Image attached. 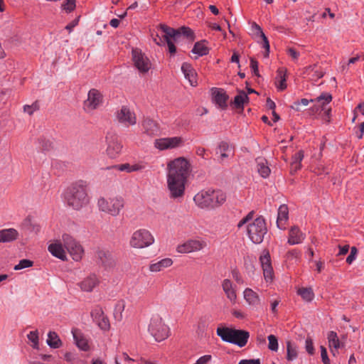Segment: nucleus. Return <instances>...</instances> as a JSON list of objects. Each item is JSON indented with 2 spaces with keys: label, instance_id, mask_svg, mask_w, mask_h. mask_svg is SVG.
Here are the masks:
<instances>
[{
  "label": "nucleus",
  "instance_id": "obj_10",
  "mask_svg": "<svg viewBox=\"0 0 364 364\" xmlns=\"http://www.w3.org/2000/svg\"><path fill=\"white\" fill-rule=\"evenodd\" d=\"M166 183L171 198L180 200L183 197L187 180L166 177Z\"/></svg>",
  "mask_w": 364,
  "mask_h": 364
},
{
  "label": "nucleus",
  "instance_id": "obj_7",
  "mask_svg": "<svg viewBox=\"0 0 364 364\" xmlns=\"http://www.w3.org/2000/svg\"><path fill=\"white\" fill-rule=\"evenodd\" d=\"M148 330L156 341L165 340L168 336L169 328L163 321L162 318L158 315H153L151 318Z\"/></svg>",
  "mask_w": 364,
  "mask_h": 364
},
{
  "label": "nucleus",
  "instance_id": "obj_27",
  "mask_svg": "<svg viewBox=\"0 0 364 364\" xmlns=\"http://www.w3.org/2000/svg\"><path fill=\"white\" fill-rule=\"evenodd\" d=\"M181 70L191 86H196L197 82V73L192 66L186 63H183L181 66Z\"/></svg>",
  "mask_w": 364,
  "mask_h": 364
},
{
  "label": "nucleus",
  "instance_id": "obj_15",
  "mask_svg": "<svg viewBox=\"0 0 364 364\" xmlns=\"http://www.w3.org/2000/svg\"><path fill=\"white\" fill-rule=\"evenodd\" d=\"M159 27L163 33H166L168 36H172L175 41H178L182 35L191 39L193 38V33L188 27L183 26L178 29H174L164 24H160Z\"/></svg>",
  "mask_w": 364,
  "mask_h": 364
},
{
  "label": "nucleus",
  "instance_id": "obj_57",
  "mask_svg": "<svg viewBox=\"0 0 364 364\" xmlns=\"http://www.w3.org/2000/svg\"><path fill=\"white\" fill-rule=\"evenodd\" d=\"M232 277L238 284H242L243 283L242 277L241 276V274L237 271H233L232 272Z\"/></svg>",
  "mask_w": 364,
  "mask_h": 364
},
{
  "label": "nucleus",
  "instance_id": "obj_26",
  "mask_svg": "<svg viewBox=\"0 0 364 364\" xmlns=\"http://www.w3.org/2000/svg\"><path fill=\"white\" fill-rule=\"evenodd\" d=\"M141 127L143 132L149 136H156L159 133V126L157 122L150 118H145Z\"/></svg>",
  "mask_w": 364,
  "mask_h": 364
},
{
  "label": "nucleus",
  "instance_id": "obj_36",
  "mask_svg": "<svg viewBox=\"0 0 364 364\" xmlns=\"http://www.w3.org/2000/svg\"><path fill=\"white\" fill-rule=\"evenodd\" d=\"M47 343L51 348H58L62 342L55 332L50 331L48 334Z\"/></svg>",
  "mask_w": 364,
  "mask_h": 364
},
{
  "label": "nucleus",
  "instance_id": "obj_49",
  "mask_svg": "<svg viewBox=\"0 0 364 364\" xmlns=\"http://www.w3.org/2000/svg\"><path fill=\"white\" fill-rule=\"evenodd\" d=\"M33 262L28 259H21L18 264L14 267L15 270L22 269L26 267H31Z\"/></svg>",
  "mask_w": 364,
  "mask_h": 364
},
{
  "label": "nucleus",
  "instance_id": "obj_54",
  "mask_svg": "<svg viewBox=\"0 0 364 364\" xmlns=\"http://www.w3.org/2000/svg\"><path fill=\"white\" fill-rule=\"evenodd\" d=\"M38 109V106L36 103H33L31 105H25L23 107V110L25 112H27L29 115L33 114V113Z\"/></svg>",
  "mask_w": 364,
  "mask_h": 364
},
{
  "label": "nucleus",
  "instance_id": "obj_44",
  "mask_svg": "<svg viewBox=\"0 0 364 364\" xmlns=\"http://www.w3.org/2000/svg\"><path fill=\"white\" fill-rule=\"evenodd\" d=\"M316 65H309L304 69L303 74L309 75L311 72H314V76H315L317 79L321 78L323 76V73L322 71H318L317 70H315Z\"/></svg>",
  "mask_w": 364,
  "mask_h": 364
},
{
  "label": "nucleus",
  "instance_id": "obj_50",
  "mask_svg": "<svg viewBox=\"0 0 364 364\" xmlns=\"http://www.w3.org/2000/svg\"><path fill=\"white\" fill-rule=\"evenodd\" d=\"M309 100L306 98L301 99L300 101H296L291 106V108L295 109L296 111H301V106L306 107L309 105Z\"/></svg>",
  "mask_w": 364,
  "mask_h": 364
},
{
  "label": "nucleus",
  "instance_id": "obj_55",
  "mask_svg": "<svg viewBox=\"0 0 364 364\" xmlns=\"http://www.w3.org/2000/svg\"><path fill=\"white\" fill-rule=\"evenodd\" d=\"M250 68L254 75L259 77L258 62L254 58L250 59Z\"/></svg>",
  "mask_w": 364,
  "mask_h": 364
},
{
  "label": "nucleus",
  "instance_id": "obj_2",
  "mask_svg": "<svg viewBox=\"0 0 364 364\" xmlns=\"http://www.w3.org/2000/svg\"><path fill=\"white\" fill-rule=\"evenodd\" d=\"M86 181L80 180L68 186L64 193L67 205L77 210L86 206L90 201Z\"/></svg>",
  "mask_w": 364,
  "mask_h": 364
},
{
  "label": "nucleus",
  "instance_id": "obj_53",
  "mask_svg": "<svg viewBox=\"0 0 364 364\" xmlns=\"http://www.w3.org/2000/svg\"><path fill=\"white\" fill-rule=\"evenodd\" d=\"M357 253V248L355 247H352L350 249V253L346 258V262L350 264L355 259Z\"/></svg>",
  "mask_w": 364,
  "mask_h": 364
},
{
  "label": "nucleus",
  "instance_id": "obj_5",
  "mask_svg": "<svg viewBox=\"0 0 364 364\" xmlns=\"http://www.w3.org/2000/svg\"><path fill=\"white\" fill-rule=\"evenodd\" d=\"M216 332L223 341L235 344L239 347L245 346L250 337L249 332L246 331L228 327H219Z\"/></svg>",
  "mask_w": 364,
  "mask_h": 364
},
{
  "label": "nucleus",
  "instance_id": "obj_21",
  "mask_svg": "<svg viewBox=\"0 0 364 364\" xmlns=\"http://www.w3.org/2000/svg\"><path fill=\"white\" fill-rule=\"evenodd\" d=\"M211 94L213 102L220 109H225L227 108L228 96L223 89L213 87L211 89Z\"/></svg>",
  "mask_w": 364,
  "mask_h": 364
},
{
  "label": "nucleus",
  "instance_id": "obj_61",
  "mask_svg": "<svg viewBox=\"0 0 364 364\" xmlns=\"http://www.w3.org/2000/svg\"><path fill=\"white\" fill-rule=\"evenodd\" d=\"M288 54L294 60L297 59L299 56V53L294 48L288 49Z\"/></svg>",
  "mask_w": 364,
  "mask_h": 364
},
{
  "label": "nucleus",
  "instance_id": "obj_30",
  "mask_svg": "<svg viewBox=\"0 0 364 364\" xmlns=\"http://www.w3.org/2000/svg\"><path fill=\"white\" fill-rule=\"evenodd\" d=\"M244 298L246 301L254 308L257 309L260 305V299L258 294L252 289L247 288L244 291Z\"/></svg>",
  "mask_w": 364,
  "mask_h": 364
},
{
  "label": "nucleus",
  "instance_id": "obj_41",
  "mask_svg": "<svg viewBox=\"0 0 364 364\" xmlns=\"http://www.w3.org/2000/svg\"><path fill=\"white\" fill-rule=\"evenodd\" d=\"M298 294L306 301H311L314 297V294L311 288H300L297 291Z\"/></svg>",
  "mask_w": 364,
  "mask_h": 364
},
{
  "label": "nucleus",
  "instance_id": "obj_63",
  "mask_svg": "<svg viewBox=\"0 0 364 364\" xmlns=\"http://www.w3.org/2000/svg\"><path fill=\"white\" fill-rule=\"evenodd\" d=\"M196 154L203 158H205L206 153L204 148L198 147L196 150Z\"/></svg>",
  "mask_w": 364,
  "mask_h": 364
},
{
  "label": "nucleus",
  "instance_id": "obj_32",
  "mask_svg": "<svg viewBox=\"0 0 364 364\" xmlns=\"http://www.w3.org/2000/svg\"><path fill=\"white\" fill-rule=\"evenodd\" d=\"M328 341L329 347L331 348H333V349L331 350L333 355H336L338 348L343 346V344L338 339L337 333L335 331H330L328 333Z\"/></svg>",
  "mask_w": 364,
  "mask_h": 364
},
{
  "label": "nucleus",
  "instance_id": "obj_23",
  "mask_svg": "<svg viewBox=\"0 0 364 364\" xmlns=\"http://www.w3.org/2000/svg\"><path fill=\"white\" fill-rule=\"evenodd\" d=\"M221 287L227 299L235 304L237 300V293L233 282L229 279H225L221 282Z\"/></svg>",
  "mask_w": 364,
  "mask_h": 364
},
{
  "label": "nucleus",
  "instance_id": "obj_33",
  "mask_svg": "<svg viewBox=\"0 0 364 364\" xmlns=\"http://www.w3.org/2000/svg\"><path fill=\"white\" fill-rule=\"evenodd\" d=\"M173 261L171 258H165L159 262L152 263L149 266V270L153 272L162 271L164 269L171 267Z\"/></svg>",
  "mask_w": 364,
  "mask_h": 364
},
{
  "label": "nucleus",
  "instance_id": "obj_6",
  "mask_svg": "<svg viewBox=\"0 0 364 364\" xmlns=\"http://www.w3.org/2000/svg\"><path fill=\"white\" fill-rule=\"evenodd\" d=\"M190 173V164L183 157L171 161L167 164L166 177L188 180Z\"/></svg>",
  "mask_w": 364,
  "mask_h": 364
},
{
  "label": "nucleus",
  "instance_id": "obj_58",
  "mask_svg": "<svg viewBox=\"0 0 364 364\" xmlns=\"http://www.w3.org/2000/svg\"><path fill=\"white\" fill-rule=\"evenodd\" d=\"M238 364H260L259 359L241 360Z\"/></svg>",
  "mask_w": 364,
  "mask_h": 364
},
{
  "label": "nucleus",
  "instance_id": "obj_43",
  "mask_svg": "<svg viewBox=\"0 0 364 364\" xmlns=\"http://www.w3.org/2000/svg\"><path fill=\"white\" fill-rule=\"evenodd\" d=\"M254 27L257 30L258 34L262 38V47L265 50H269V41H268L267 38L266 37V36L264 35V33H263V31H262L261 28L257 23H254Z\"/></svg>",
  "mask_w": 364,
  "mask_h": 364
},
{
  "label": "nucleus",
  "instance_id": "obj_29",
  "mask_svg": "<svg viewBox=\"0 0 364 364\" xmlns=\"http://www.w3.org/2000/svg\"><path fill=\"white\" fill-rule=\"evenodd\" d=\"M289 218V210L287 205H282L278 209L277 225L279 229L284 230Z\"/></svg>",
  "mask_w": 364,
  "mask_h": 364
},
{
  "label": "nucleus",
  "instance_id": "obj_20",
  "mask_svg": "<svg viewBox=\"0 0 364 364\" xmlns=\"http://www.w3.org/2000/svg\"><path fill=\"white\" fill-rule=\"evenodd\" d=\"M72 334L75 343L77 348L83 351L90 350V339L87 336L85 335L81 330L78 328H73Z\"/></svg>",
  "mask_w": 364,
  "mask_h": 364
},
{
  "label": "nucleus",
  "instance_id": "obj_14",
  "mask_svg": "<svg viewBox=\"0 0 364 364\" xmlns=\"http://www.w3.org/2000/svg\"><path fill=\"white\" fill-rule=\"evenodd\" d=\"M206 246V242L203 240H188L183 244L178 245L176 251L181 254H187L200 251Z\"/></svg>",
  "mask_w": 364,
  "mask_h": 364
},
{
  "label": "nucleus",
  "instance_id": "obj_45",
  "mask_svg": "<svg viewBox=\"0 0 364 364\" xmlns=\"http://www.w3.org/2000/svg\"><path fill=\"white\" fill-rule=\"evenodd\" d=\"M125 308V302L122 300L119 301L114 308V316L118 318V319L122 318V314L124 311Z\"/></svg>",
  "mask_w": 364,
  "mask_h": 364
},
{
  "label": "nucleus",
  "instance_id": "obj_25",
  "mask_svg": "<svg viewBox=\"0 0 364 364\" xmlns=\"http://www.w3.org/2000/svg\"><path fill=\"white\" fill-rule=\"evenodd\" d=\"M99 279L95 274H90L78 284L82 291L91 292L98 284Z\"/></svg>",
  "mask_w": 364,
  "mask_h": 364
},
{
  "label": "nucleus",
  "instance_id": "obj_42",
  "mask_svg": "<svg viewBox=\"0 0 364 364\" xmlns=\"http://www.w3.org/2000/svg\"><path fill=\"white\" fill-rule=\"evenodd\" d=\"M332 100L331 95L328 93H323L319 97H316L315 100H311V102H316L319 104V106L321 107L322 109H324V105L326 104L329 103Z\"/></svg>",
  "mask_w": 364,
  "mask_h": 364
},
{
  "label": "nucleus",
  "instance_id": "obj_4",
  "mask_svg": "<svg viewBox=\"0 0 364 364\" xmlns=\"http://www.w3.org/2000/svg\"><path fill=\"white\" fill-rule=\"evenodd\" d=\"M226 199L225 194L220 190H203L193 198L196 204L200 208L214 209L221 205Z\"/></svg>",
  "mask_w": 364,
  "mask_h": 364
},
{
  "label": "nucleus",
  "instance_id": "obj_51",
  "mask_svg": "<svg viewBox=\"0 0 364 364\" xmlns=\"http://www.w3.org/2000/svg\"><path fill=\"white\" fill-rule=\"evenodd\" d=\"M63 8L67 12L73 11L75 8V0H66V2L63 4Z\"/></svg>",
  "mask_w": 364,
  "mask_h": 364
},
{
  "label": "nucleus",
  "instance_id": "obj_34",
  "mask_svg": "<svg viewBox=\"0 0 364 364\" xmlns=\"http://www.w3.org/2000/svg\"><path fill=\"white\" fill-rule=\"evenodd\" d=\"M258 173L263 178H267L270 173V168L267 166V160L264 158L259 157L256 159Z\"/></svg>",
  "mask_w": 364,
  "mask_h": 364
},
{
  "label": "nucleus",
  "instance_id": "obj_18",
  "mask_svg": "<svg viewBox=\"0 0 364 364\" xmlns=\"http://www.w3.org/2000/svg\"><path fill=\"white\" fill-rule=\"evenodd\" d=\"M102 103V95L96 89H91L87 95V99L84 102V107L87 111L97 109Z\"/></svg>",
  "mask_w": 364,
  "mask_h": 364
},
{
  "label": "nucleus",
  "instance_id": "obj_17",
  "mask_svg": "<svg viewBox=\"0 0 364 364\" xmlns=\"http://www.w3.org/2000/svg\"><path fill=\"white\" fill-rule=\"evenodd\" d=\"M116 117L117 121L125 127L134 125L136 123L135 114L124 106L117 112Z\"/></svg>",
  "mask_w": 364,
  "mask_h": 364
},
{
  "label": "nucleus",
  "instance_id": "obj_39",
  "mask_svg": "<svg viewBox=\"0 0 364 364\" xmlns=\"http://www.w3.org/2000/svg\"><path fill=\"white\" fill-rule=\"evenodd\" d=\"M287 358L288 360H293L296 358L298 355L297 346L291 341L287 343Z\"/></svg>",
  "mask_w": 364,
  "mask_h": 364
},
{
  "label": "nucleus",
  "instance_id": "obj_12",
  "mask_svg": "<svg viewBox=\"0 0 364 364\" xmlns=\"http://www.w3.org/2000/svg\"><path fill=\"white\" fill-rule=\"evenodd\" d=\"M132 59L135 68L140 73H146L151 68L150 60L139 49L132 50Z\"/></svg>",
  "mask_w": 364,
  "mask_h": 364
},
{
  "label": "nucleus",
  "instance_id": "obj_1",
  "mask_svg": "<svg viewBox=\"0 0 364 364\" xmlns=\"http://www.w3.org/2000/svg\"><path fill=\"white\" fill-rule=\"evenodd\" d=\"M48 251L55 257L65 261L67 260V252L73 259L80 261L83 256L84 250L80 243L72 235L64 233L62 241L56 240L48 246Z\"/></svg>",
  "mask_w": 364,
  "mask_h": 364
},
{
  "label": "nucleus",
  "instance_id": "obj_28",
  "mask_svg": "<svg viewBox=\"0 0 364 364\" xmlns=\"http://www.w3.org/2000/svg\"><path fill=\"white\" fill-rule=\"evenodd\" d=\"M120 171H125L127 173L141 171L146 168V164L144 162L135 163L133 164H123L113 166Z\"/></svg>",
  "mask_w": 364,
  "mask_h": 364
},
{
  "label": "nucleus",
  "instance_id": "obj_46",
  "mask_svg": "<svg viewBox=\"0 0 364 364\" xmlns=\"http://www.w3.org/2000/svg\"><path fill=\"white\" fill-rule=\"evenodd\" d=\"M163 38L168 45L169 52L172 54L175 53L176 49L174 46V42L176 41L173 40V37L168 36L166 33H164Z\"/></svg>",
  "mask_w": 364,
  "mask_h": 364
},
{
  "label": "nucleus",
  "instance_id": "obj_40",
  "mask_svg": "<svg viewBox=\"0 0 364 364\" xmlns=\"http://www.w3.org/2000/svg\"><path fill=\"white\" fill-rule=\"evenodd\" d=\"M276 85L279 90H284L287 88L285 72L282 69L277 70Z\"/></svg>",
  "mask_w": 364,
  "mask_h": 364
},
{
  "label": "nucleus",
  "instance_id": "obj_19",
  "mask_svg": "<svg viewBox=\"0 0 364 364\" xmlns=\"http://www.w3.org/2000/svg\"><path fill=\"white\" fill-rule=\"evenodd\" d=\"M96 261L105 268L112 267L115 264L113 255L108 250L98 249L95 252Z\"/></svg>",
  "mask_w": 364,
  "mask_h": 364
},
{
  "label": "nucleus",
  "instance_id": "obj_59",
  "mask_svg": "<svg viewBox=\"0 0 364 364\" xmlns=\"http://www.w3.org/2000/svg\"><path fill=\"white\" fill-rule=\"evenodd\" d=\"M219 149L220 152H229L230 151V147L226 142H221Z\"/></svg>",
  "mask_w": 364,
  "mask_h": 364
},
{
  "label": "nucleus",
  "instance_id": "obj_56",
  "mask_svg": "<svg viewBox=\"0 0 364 364\" xmlns=\"http://www.w3.org/2000/svg\"><path fill=\"white\" fill-rule=\"evenodd\" d=\"M321 356L323 364H330V360L327 355L326 348L323 346H321Z\"/></svg>",
  "mask_w": 364,
  "mask_h": 364
},
{
  "label": "nucleus",
  "instance_id": "obj_38",
  "mask_svg": "<svg viewBox=\"0 0 364 364\" xmlns=\"http://www.w3.org/2000/svg\"><path fill=\"white\" fill-rule=\"evenodd\" d=\"M193 53L198 54L199 56H203L208 53V48L205 45V41L197 42L192 50Z\"/></svg>",
  "mask_w": 364,
  "mask_h": 364
},
{
  "label": "nucleus",
  "instance_id": "obj_9",
  "mask_svg": "<svg viewBox=\"0 0 364 364\" xmlns=\"http://www.w3.org/2000/svg\"><path fill=\"white\" fill-rule=\"evenodd\" d=\"M154 242L153 235L146 229H139L133 232L130 238L129 245L134 248H144Z\"/></svg>",
  "mask_w": 364,
  "mask_h": 364
},
{
  "label": "nucleus",
  "instance_id": "obj_64",
  "mask_svg": "<svg viewBox=\"0 0 364 364\" xmlns=\"http://www.w3.org/2000/svg\"><path fill=\"white\" fill-rule=\"evenodd\" d=\"M279 303V301H278V300H275L273 302H272L271 310H272V313H274V314L277 313V306H278Z\"/></svg>",
  "mask_w": 364,
  "mask_h": 364
},
{
  "label": "nucleus",
  "instance_id": "obj_52",
  "mask_svg": "<svg viewBox=\"0 0 364 364\" xmlns=\"http://www.w3.org/2000/svg\"><path fill=\"white\" fill-rule=\"evenodd\" d=\"M305 348L306 351L311 354L313 355L314 353V348L313 345L312 339L310 337H307L305 342Z\"/></svg>",
  "mask_w": 364,
  "mask_h": 364
},
{
  "label": "nucleus",
  "instance_id": "obj_24",
  "mask_svg": "<svg viewBox=\"0 0 364 364\" xmlns=\"http://www.w3.org/2000/svg\"><path fill=\"white\" fill-rule=\"evenodd\" d=\"M306 238V235L299 227L292 226L289 231V237L287 242L291 245L301 244Z\"/></svg>",
  "mask_w": 364,
  "mask_h": 364
},
{
  "label": "nucleus",
  "instance_id": "obj_31",
  "mask_svg": "<svg viewBox=\"0 0 364 364\" xmlns=\"http://www.w3.org/2000/svg\"><path fill=\"white\" fill-rule=\"evenodd\" d=\"M18 232L14 228L0 230V242H9L17 239Z\"/></svg>",
  "mask_w": 364,
  "mask_h": 364
},
{
  "label": "nucleus",
  "instance_id": "obj_48",
  "mask_svg": "<svg viewBox=\"0 0 364 364\" xmlns=\"http://www.w3.org/2000/svg\"><path fill=\"white\" fill-rule=\"evenodd\" d=\"M268 348L269 350L277 351L278 350V341L275 336L269 335L268 337Z\"/></svg>",
  "mask_w": 364,
  "mask_h": 364
},
{
  "label": "nucleus",
  "instance_id": "obj_3",
  "mask_svg": "<svg viewBox=\"0 0 364 364\" xmlns=\"http://www.w3.org/2000/svg\"><path fill=\"white\" fill-rule=\"evenodd\" d=\"M254 211H250L237 224V228H241L246 225L247 232L249 238L255 244L261 243L267 232L266 223L263 217L259 216L253 219Z\"/></svg>",
  "mask_w": 364,
  "mask_h": 364
},
{
  "label": "nucleus",
  "instance_id": "obj_8",
  "mask_svg": "<svg viewBox=\"0 0 364 364\" xmlns=\"http://www.w3.org/2000/svg\"><path fill=\"white\" fill-rule=\"evenodd\" d=\"M100 210L111 215L117 216L124 207V200L119 197L105 198H100L97 201Z\"/></svg>",
  "mask_w": 364,
  "mask_h": 364
},
{
  "label": "nucleus",
  "instance_id": "obj_47",
  "mask_svg": "<svg viewBox=\"0 0 364 364\" xmlns=\"http://www.w3.org/2000/svg\"><path fill=\"white\" fill-rule=\"evenodd\" d=\"M28 340L32 343V346L34 348H38V333L37 331H31L27 336Z\"/></svg>",
  "mask_w": 364,
  "mask_h": 364
},
{
  "label": "nucleus",
  "instance_id": "obj_11",
  "mask_svg": "<svg viewBox=\"0 0 364 364\" xmlns=\"http://www.w3.org/2000/svg\"><path fill=\"white\" fill-rule=\"evenodd\" d=\"M107 143L106 155L110 159H116L121 153L122 146L117 136L112 133H107L105 136Z\"/></svg>",
  "mask_w": 364,
  "mask_h": 364
},
{
  "label": "nucleus",
  "instance_id": "obj_37",
  "mask_svg": "<svg viewBox=\"0 0 364 364\" xmlns=\"http://www.w3.org/2000/svg\"><path fill=\"white\" fill-rule=\"evenodd\" d=\"M249 100L247 95L244 91H240L237 95L235 97L232 105L235 108L243 109L245 102Z\"/></svg>",
  "mask_w": 364,
  "mask_h": 364
},
{
  "label": "nucleus",
  "instance_id": "obj_35",
  "mask_svg": "<svg viewBox=\"0 0 364 364\" xmlns=\"http://www.w3.org/2000/svg\"><path fill=\"white\" fill-rule=\"evenodd\" d=\"M304 158V153L302 151H299L292 156L291 163V173H295L301 168V162Z\"/></svg>",
  "mask_w": 364,
  "mask_h": 364
},
{
  "label": "nucleus",
  "instance_id": "obj_13",
  "mask_svg": "<svg viewBox=\"0 0 364 364\" xmlns=\"http://www.w3.org/2000/svg\"><path fill=\"white\" fill-rule=\"evenodd\" d=\"M184 140L181 136L166 137L156 139L154 146L159 150L172 149L183 145Z\"/></svg>",
  "mask_w": 364,
  "mask_h": 364
},
{
  "label": "nucleus",
  "instance_id": "obj_60",
  "mask_svg": "<svg viewBox=\"0 0 364 364\" xmlns=\"http://www.w3.org/2000/svg\"><path fill=\"white\" fill-rule=\"evenodd\" d=\"M349 250V245H346L344 246L339 245V252L338 255H345L348 253Z\"/></svg>",
  "mask_w": 364,
  "mask_h": 364
},
{
  "label": "nucleus",
  "instance_id": "obj_62",
  "mask_svg": "<svg viewBox=\"0 0 364 364\" xmlns=\"http://www.w3.org/2000/svg\"><path fill=\"white\" fill-rule=\"evenodd\" d=\"M266 107L267 108L272 109V111H274L276 105L270 98H267L266 102Z\"/></svg>",
  "mask_w": 364,
  "mask_h": 364
},
{
  "label": "nucleus",
  "instance_id": "obj_22",
  "mask_svg": "<svg viewBox=\"0 0 364 364\" xmlns=\"http://www.w3.org/2000/svg\"><path fill=\"white\" fill-rule=\"evenodd\" d=\"M259 259L265 279L267 281L272 280L273 277V268L271 264L269 253L268 252H264L260 256Z\"/></svg>",
  "mask_w": 364,
  "mask_h": 364
},
{
  "label": "nucleus",
  "instance_id": "obj_16",
  "mask_svg": "<svg viewBox=\"0 0 364 364\" xmlns=\"http://www.w3.org/2000/svg\"><path fill=\"white\" fill-rule=\"evenodd\" d=\"M91 316L93 321L102 331H108L110 328V323L108 318L105 315L102 309L100 306H95L91 311Z\"/></svg>",
  "mask_w": 364,
  "mask_h": 364
}]
</instances>
